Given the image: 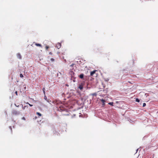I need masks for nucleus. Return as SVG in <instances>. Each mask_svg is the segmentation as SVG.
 <instances>
[{"instance_id":"f257e3e1","label":"nucleus","mask_w":158,"mask_h":158,"mask_svg":"<svg viewBox=\"0 0 158 158\" xmlns=\"http://www.w3.org/2000/svg\"><path fill=\"white\" fill-rule=\"evenodd\" d=\"M20 112L17 111L16 110H14L12 111V113L13 115H17L20 114Z\"/></svg>"},{"instance_id":"f03ea898","label":"nucleus","mask_w":158,"mask_h":158,"mask_svg":"<svg viewBox=\"0 0 158 158\" xmlns=\"http://www.w3.org/2000/svg\"><path fill=\"white\" fill-rule=\"evenodd\" d=\"M84 85V83L82 82L79 84L78 88L82 90L83 89Z\"/></svg>"},{"instance_id":"7ed1b4c3","label":"nucleus","mask_w":158,"mask_h":158,"mask_svg":"<svg viewBox=\"0 0 158 158\" xmlns=\"http://www.w3.org/2000/svg\"><path fill=\"white\" fill-rule=\"evenodd\" d=\"M56 47H57L58 49H59L61 47V44L60 43H58L56 46Z\"/></svg>"},{"instance_id":"20e7f679","label":"nucleus","mask_w":158,"mask_h":158,"mask_svg":"<svg viewBox=\"0 0 158 158\" xmlns=\"http://www.w3.org/2000/svg\"><path fill=\"white\" fill-rule=\"evenodd\" d=\"M17 58L20 59H21L22 58L20 54L19 53H18L17 54Z\"/></svg>"},{"instance_id":"39448f33","label":"nucleus","mask_w":158,"mask_h":158,"mask_svg":"<svg viewBox=\"0 0 158 158\" xmlns=\"http://www.w3.org/2000/svg\"><path fill=\"white\" fill-rule=\"evenodd\" d=\"M101 101L102 103V105L103 106H104V105H105V101L103 99H101Z\"/></svg>"},{"instance_id":"423d86ee","label":"nucleus","mask_w":158,"mask_h":158,"mask_svg":"<svg viewBox=\"0 0 158 158\" xmlns=\"http://www.w3.org/2000/svg\"><path fill=\"white\" fill-rule=\"evenodd\" d=\"M96 71V70H94V71L91 72H90V75L91 76H93V75L95 73Z\"/></svg>"},{"instance_id":"0eeeda50","label":"nucleus","mask_w":158,"mask_h":158,"mask_svg":"<svg viewBox=\"0 0 158 158\" xmlns=\"http://www.w3.org/2000/svg\"><path fill=\"white\" fill-rule=\"evenodd\" d=\"M79 77L81 79H82L84 77V74H81L79 76Z\"/></svg>"},{"instance_id":"6e6552de","label":"nucleus","mask_w":158,"mask_h":158,"mask_svg":"<svg viewBox=\"0 0 158 158\" xmlns=\"http://www.w3.org/2000/svg\"><path fill=\"white\" fill-rule=\"evenodd\" d=\"M35 45H36L37 46H39L40 47H42V45L41 44H37L36 43L35 44Z\"/></svg>"},{"instance_id":"1a4fd4ad","label":"nucleus","mask_w":158,"mask_h":158,"mask_svg":"<svg viewBox=\"0 0 158 158\" xmlns=\"http://www.w3.org/2000/svg\"><path fill=\"white\" fill-rule=\"evenodd\" d=\"M43 93L44 94V95H45V89L44 88L43 89Z\"/></svg>"},{"instance_id":"9d476101","label":"nucleus","mask_w":158,"mask_h":158,"mask_svg":"<svg viewBox=\"0 0 158 158\" xmlns=\"http://www.w3.org/2000/svg\"><path fill=\"white\" fill-rule=\"evenodd\" d=\"M36 114L38 115L39 116H41V114L39 113V112H37L36 113Z\"/></svg>"},{"instance_id":"9b49d317","label":"nucleus","mask_w":158,"mask_h":158,"mask_svg":"<svg viewBox=\"0 0 158 158\" xmlns=\"http://www.w3.org/2000/svg\"><path fill=\"white\" fill-rule=\"evenodd\" d=\"M108 104L110 105H111V106H113V103L112 102H109L108 103Z\"/></svg>"},{"instance_id":"f8f14e48","label":"nucleus","mask_w":158,"mask_h":158,"mask_svg":"<svg viewBox=\"0 0 158 158\" xmlns=\"http://www.w3.org/2000/svg\"><path fill=\"white\" fill-rule=\"evenodd\" d=\"M49 103H50L51 101L49 99H47V100H46Z\"/></svg>"},{"instance_id":"ddd939ff","label":"nucleus","mask_w":158,"mask_h":158,"mask_svg":"<svg viewBox=\"0 0 158 158\" xmlns=\"http://www.w3.org/2000/svg\"><path fill=\"white\" fill-rule=\"evenodd\" d=\"M135 101L136 102H139V100L138 99V98H136Z\"/></svg>"},{"instance_id":"4468645a","label":"nucleus","mask_w":158,"mask_h":158,"mask_svg":"<svg viewBox=\"0 0 158 158\" xmlns=\"http://www.w3.org/2000/svg\"><path fill=\"white\" fill-rule=\"evenodd\" d=\"M26 107H27V106H24V107H23V108H22L23 109V110H24V109H25V108H26Z\"/></svg>"},{"instance_id":"2eb2a0df","label":"nucleus","mask_w":158,"mask_h":158,"mask_svg":"<svg viewBox=\"0 0 158 158\" xmlns=\"http://www.w3.org/2000/svg\"><path fill=\"white\" fill-rule=\"evenodd\" d=\"M146 106V104L145 103H144L143 104V107H145V106Z\"/></svg>"},{"instance_id":"dca6fc26","label":"nucleus","mask_w":158,"mask_h":158,"mask_svg":"<svg viewBox=\"0 0 158 158\" xmlns=\"http://www.w3.org/2000/svg\"><path fill=\"white\" fill-rule=\"evenodd\" d=\"M49 47L48 46H46L45 47V48H46V49L47 50L49 48Z\"/></svg>"},{"instance_id":"f3484780","label":"nucleus","mask_w":158,"mask_h":158,"mask_svg":"<svg viewBox=\"0 0 158 158\" xmlns=\"http://www.w3.org/2000/svg\"><path fill=\"white\" fill-rule=\"evenodd\" d=\"M27 104H28L30 106H33L32 105H31V104H30L28 102H27Z\"/></svg>"},{"instance_id":"a211bd4d","label":"nucleus","mask_w":158,"mask_h":158,"mask_svg":"<svg viewBox=\"0 0 158 158\" xmlns=\"http://www.w3.org/2000/svg\"><path fill=\"white\" fill-rule=\"evenodd\" d=\"M20 77L22 78V77H23V76L22 74H20Z\"/></svg>"},{"instance_id":"6ab92c4d","label":"nucleus","mask_w":158,"mask_h":158,"mask_svg":"<svg viewBox=\"0 0 158 158\" xmlns=\"http://www.w3.org/2000/svg\"><path fill=\"white\" fill-rule=\"evenodd\" d=\"M44 99L45 100H47V98L46 97V96L45 95L44 96Z\"/></svg>"},{"instance_id":"aec40b11","label":"nucleus","mask_w":158,"mask_h":158,"mask_svg":"<svg viewBox=\"0 0 158 158\" xmlns=\"http://www.w3.org/2000/svg\"><path fill=\"white\" fill-rule=\"evenodd\" d=\"M22 119H23V120H26L25 118L24 117H22Z\"/></svg>"},{"instance_id":"412c9836","label":"nucleus","mask_w":158,"mask_h":158,"mask_svg":"<svg viewBox=\"0 0 158 158\" xmlns=\"http://www.w3.org/2000/svg\"><path fill=\"white\" fill-rule=\"evenodd\" d=\"M74 64H72L70 66L72 67H73V65H74Z\"/></svg>"},{"instance_id":"4be33fe9","label":"nucleus","mask_w":158,"mask_h":158,"mask_svg":"<svg viewBox=\"0 0 158 158\" xmlns=\"http://www.w3.org/2000/svg\"><path fill=\"white\" fill-rule=\"evenodd\" d=\"M51 60H52V61H54V60L53 58H51Z\"/></svg>"},{"instance_id":"5701e85b","label":"nucleus","mask_w":158,"mask_h":158,"mask_svg":"<svg viewBox=\"0 0 158 158\" xmlns=\"http://www.w3.org/2000/svg\"><path fill=\"white\" fill-rule=\"evenodd\" d=\"M15 94H16L17 95H18V94H17V91H15Z\"/></svg>"},{"instance_id":"b1692460","label":"nucleus","mask_w":158,"mask_h":158,"mask_svg":"<svg viewBox=\"0 0 158 158\" xmlns=\"http://www.w3.org/2000/svg\"><path fill=\"white\" fill-rule=\"evenodd\" d=\"M15 106H16L18 107L19 106H16V105H15Z\"/></svg>"},{"instance_id":"393cba45","label":"nucleus","mask_w":158,"mask_h":158,"mask_svg":"<svg viewBox=\"0 0 158 158\" xmlns=\"http://www.w3.org/2000/svg\"><path fill=\"white\" fill-rule=\"evenodd\" d=\"M49 54H52V53H51V52H50V53H49Z\"/></svg>"},{"instance_id":"a878e982","label":"nucleus","mask_w":158,"mask_h":158,"mask_svg":"<svg viewBox=\"0 0 158 158\" xmlns=\"http://www.w3.org/2000/svg\"><path fill=\"white\" fill-rule=\"evenodd\" d=\"M64 61H65V62H66V60H64Z\"/></svg>"}]
</instances>
